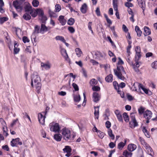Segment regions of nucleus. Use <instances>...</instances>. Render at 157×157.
<instances>
[{"instance_id": "f257e3e1", "label": "nucleus", "mask_w": 157, "mask_h": 157, "mask_svg": "<svg viewBox=\"0 0 157 157\" xmlns=\"http://www.w3.org/2000/svg\"><path fill=\"white\" fill-rule=\"evenodd\" d=\"M41 80L38 73L34 72L31 75V85L36 88L37 93H39L41 88Z\"/></svg>"}, {"instance_id": "f03ea898", "label": "nucleus", "mask_w": 157, "mask_h": 157, "mask_svg": "<svg viewBox=\"0 0 157 157\" xmlns=\"http://www.w3.org/2000/svg\"><path fill=\"white\" fill-rule=\"evenodd\" d=\"M61 133L63 139L66 141L73 140L76 136L75 134H71V130L69 128L66 127L61 129Z\"/></svg>"}, {"instance_id": "7ed1b4c3", "label": "nucleus", "mask_w": 157, "mask_h": 157, "mask_svg": "<svg viewBox=\"0 0 157 157\" xmlns=\"http://www.w3.org/2000/svg\"><path fill=\"white\" fill-rule=\"evenodd\" d=\"M114 72L115 75L118 78L122 80H124V78L123 75L125 74V72L122 66H117V69L114 70Z\"/></svg>"}, {"instance_id": "20e7f679", "label": "nucleus", "mask_w": 157, "mask_h": 157, "mask_svg": "<svg viewBox=\"0 0 157 157\" xmlns=\"http://www.w3.org/2000/svg\"><path fill=\"white\" fill-rule=\"evenodd\" d=\"M13 5L17 12H21L23 9L22 2L18 1L15 0L13 2Z\"/></svg>"}, {"instance_id": "39448f33", "label": "nucleus", "mask_w": 157, "mask_h": 157, "mask_svg": "<svg viewBox=\"0 0 157 157\" xmlns=\"http://www.w3.org/2000/svg\"><path fill=\"white\" fill-rule=\"evenodd\" d=\"M50 130L54 132H59L60 130L59 124L57 123L52 122L49 124Z\"/></svg>"}, {"instance_id": "423d86ee", "label": "nucleus", "mask_w": 157, "mask_h": 157, "mask_svg": "<svg viewBox=\"0 0 157 157\" xmlns=\"http://www.w3.org/2000/svg\"><path fill=\"white\" fill-rule=\"evenodd\" d=\"M40 66L42 70H48L51 68L52 64L50 61H47L45 62H41Z\"/></svg>"}, {"instance_id": "0eeeda50", "label": "nucleus", "mask_w": 157, "mask_h": 157, "mask_svg": "<svg viewBox=\"0 0 157 157\" xmlns=\"http://www.w3.org/2000/svg\"><path fill=\"white\" fill-rule=\"evenodd\" d=\"M130 118L131 121L129 122L130 126L132 128H134L138 125V124L135 119V116L134 113L131 114Z\"/></svg>"}, {"instance_id": "6e6552de", "label": "nucleus", "mask_w": 157, "mask_h": 157, "mask_svg": "<svg viewBox=\"0 0 157 157\" xmlns=\"http://www.w3.org/2000/svg\"><path fill=\"white\" fill-rule=\"evenodd\" d=\"M47 113V111H45L44 112H42L38 114V121L40 124L42 125L44 124L45 119L46 117L45 115Z\"/></svg>"}, {"instance_id": "1a4fd4ad", "label": "nucleus", "mask_w": 157, "mask_h": 157, "mask_svg": "<svg viewBox=\"0 0 157 157\" xmlns=\"http://www.w3.org/2000/svg\"><path fill=\"white\" fill-rule=\"evenodd\" d=\"M141 84L137 82H135L132 86L131 89L133 91L137 92L139 94L141 93L140 86Z\"/></svg>"}, {"instance_id": "9d476101", "label": "nucleus", "mask_w": 157, "mask_h": 157, "mask_svg": "<svg viewBox=\"0 0 157 157\" xmlns=\"http://www.w3.org/2000/svg\"><path fill=\"white\" fill-rule=\"evenodd\" d=\"M20 139L17 138L15 139H13L11 141V145L12 147L17 146L18 145H21L22 144V142L20 141Z\"/></svg>"}, {"instance_id": "9b49d317", "label": "nucleus", "mask_w": 157, "mask_h": 157, "mask_svg": "<svg viewBox=\"0 0 157 157\" xmlns=\"http://www.w3.org/2000/svg\"><path fill=\"white\" fill-rule=\"evenodd\" d=\"M136 52L135 58L136 60H138L141 57L140 48L139 46H136L135 48Z\"/></svg>"}, {"instance_id": "f8f14e48", "label": "nucleus", "mask_w": 157, "mask_h": 157, "mask_svg": "<svg viewBox=\"0 0 157 157\" xmlns=\"http://www.w3.org/2000/svg\"><path fill=\"white\" fill-rule=\"evenodd\" d=\"M101 95L97 92H94L93 94V99L94 102H97L100 99Z\"/></svg>"}, {"instance_id": "ddd939ff", "label": "nucleus", "mask_w": 157, "mask_h": 157, "mask_svg": "<svg viewBox=\"0 0 157 157\" xmlns=\"http://www.w3.org/2000/svg\"><path fill=\"white\" fill-rule=\"evenodd\" d=\"M61 53L65 59L69 62L70 59L68 57L66 50L64 48H62L61 50Z\"/></svg>"}, {"instance_id": "4468645a", "label": "nucleus", "mask_w": 157, "mask_h": 157, "mask_svg": "<svg viewBox=\"0 0 157 157\" xmlns=\"http://www.w3.org/2000/svg\"><path fill=\"white\" fill-rule=\"evenodd\" d=\"M144 116L146 119H150L152 116V113L150 111L147 110L144 112Z\"/></svg>"}, {"instance_id": "2eb2a0df", "label": "nucleus", "mask_w": 157, "mask_h": 157, "mask_svg": "<svg viewBox=\"0 0 157 157\" xmlns=\"http://www.w3.org/2000/svg\"><path fill=\"white\" fill-rule=\"evenodd\" d=\"M114 112L118 121H120L122 122L123 121V119L120 111L118 110H115Z\"/></svg>"}, {"instance_id": "dca6fc26", "label": "nucleus", "mask_w": 157, "mask_h": 157, "mask_svg": "<svg viewBox=\"0 0 157 157\" xmlns=\"http://www.w3.org/2000/svg\"><path fill=\"white\" fill-rule=\"evenodd\" d=\"M139 6L142 9L144 13L145 10V3L143 0H137Z\"/></svg>"}, {"instance_id": "f3484780", "label": "nucleus", "mask_w": 157, "mask_h": 157, "mask_svg": "<svg viewBox=\"0 0 157 157\" xmlns=\"http://www.w3.org/2000/svg\"><path fill=\"white\" fill-rule=\"evenodd\" d=\"M136 146L134 144H129L127 147L128 150L131 152L133 151H134L136 148Z\"/></svg>"}, {"instance_id": "a211bd4d", "label": "nucleus", "mask_w": 157, "mask_h": 157, "mask_svg": "<svg viewBox=\"0 0 157 157\" xmlns=\"http://www.w3.org/2000/svg\"><path fill=\"white\" fill-rule=\"evenodd\" d=\"M24 9L25 12L30 11L32 10V7L28 2H25Z\"/></svg>"}, {"instance_id": "6ab92c4d", "label": "nucleus", "mask_w": 157, "mask_h": 157, "mask_svg": "<svg viewBox=\"0 0 157 157\" xmlns=\"http://www.w3.org/2000/svg\"><path fill=\"white\" fill-rule=\"evenodd\" d=\"M58 20L62 25H64L65 24L66 20L64 19V16L62 15L59 16Z\"/></svg>"}, {"instance_id": "aec40b11", "label": "nucleus", "mask_w": 157, "mask_h": 157, "mask_svg": "<svg viewBox=\"0 0 157 157\" xmlns=\"http://www.w3.org/2000/svg\"><path fill=\"white\" fill-rule=\"evenodd\" d=\"M127 142V140H126L125 139L124 140V142H121L119 143L117 146L118 148L120 150H121L124 147V146L126 144V143Z\"/></svg>"}, {"instance_id": "412c9836", "label": "nucleus", "mask_w": 157, "mask_h": 157, "mask_svg": "<svg viewBox=\"0 0 157 157\" xmlns=\"http://www.w3.org/2000/svg\"><path fill=\"white\" fill-rule=\"evenodd\" d=\"M99 106L94 107L95 111L94 114L95 118H97V119H98L99 117Z\"/></svg>"}, {"instance_id": "4be33fe9", "label": "nucleus", "mask_w": 157, "mask_h": 157, "mask_svg": "<svg viewBox=\"0 0 157 157\" xmlns=\"http://www.w3.org/2000/svg\"><path fill=\"white\" fill-rule=\"evenodd\" d=\"M132 154L131 151H128L127 150H124L123 153V155L125 157H132Z\"/></svg>"}, {"instance_id": "5701e85b", "label": "nucleus", "mask_w": 157, "mask_h": 157, "mask_svg": "<svg viewBox=\"0 0 157 157\" xmlns=\"http://www.w3.org/2000/svg\"><path fill=\"white\" fill-rule=\"evenodd\" d=\"M144 35L145 36L150 35L151 33L150 29L147 27L145 26L144 28Z\"/></svg>"}, {"instance_id": "b1692460", "label": "nucleus", "mask_w": 157, "mask_h": 157, "mask_svg": "<svg viewBox=\"0 0 157 157\" xmlns=\"http://www.w3.org/2000/svg\"><path fill=\"white\" fill-rule=\"evenodd\" d=\"M87 9V6L86 3L83 4L80 8V10L83 13H86Z\"/></svg>"}, {"instance_id": "393cba45", "label": "nucleus", "mask_w": 157, "mask_h": 157, "mask_svg": "<svg viewBox=\"0 0 157 157\" xmlns=\"http://www.w3.org/2000/svg\"><path fill=\"white\" fill-rule=\"evenodd\" d=\"M62 137V135L59 134H56L54 136V139L57 141H60L61 140Z\"/></svg>"}, {"instance_id": "a878e982", "label": "nucleus", "mask_w": 157, "mask_h": 157, "mask_svg": "<svg viewBox=\"0 0 157 157\" xmlns=\"http://www.w3.org/2000/svg\"><path fill=\"white\" fill-rule=\"evenodd\" d=\"M135 30L137 33V36H141L142 32L138 26H136Z\"/></svg>"}, {"instance_id": "bb28decb", "label": "nucleus", "mask_w": 157, "mask_h": 157, "mask_svg": "<svg viewBox=\"0 0 157 157\" xmlns=\"http://www.w3.org/2000/svg\"><path fill=\"white\" fill-rule=\"evenodd\" d=\"M105 80L107 82H111L113 81L112 75V74H109L105 78Z\"/></svg>"}, {"instance_id": "cd10ccee", "label": "nucleus", "mask_w": 157, "mask_h": 157, "mask_svg": "<svg viewBox=\"0 0 157 157\" xmlns=\"http://www.w3.org/2000/svg\"><path fill=\"white\" fill-rule=\"evenodd\" d=\"M63 150L64 153H71V148L68 146H65V148Z\"/></svg>"}, {"instance_id": "c85d7f7f", "label": "nucleus", "mask_w": 157, "mask_h": 157, "mask_svg": "<svg viewBox=\"0 0 157 157\" xmlns=\"http://www.w3.org/2000/svg\"><path fill=\"white\" fill-rule=\"evenodd\" d=\"M90 85L91 86H95L97 84L98 81L94 78H93L90 80Z\"/></svg>"}, {"instance_id": "c756f323", "label": "nucleus", "mask_w": 157, "mask_h": 157, "mask_svg": "<svg viewBox=\"0 0 157 157\" xmlns=\"http://www.w3.org/2000/svg\"><path fill=\"white\" fill-rule=\"evenodd\" d=\"M75 51L78 57H80L81 56L82 52L79 48H76L75 50Z\"/></svg>"}, {"instance_id": "7c9ffc66", "label": "nucleus", "mask_w": 157, "mask_h": 157, "mask_svg": "<svg viewBox=\"0 0 157 157\" xmlns=\"http://www.w3.org/2000/svg\"><path fill=\"white\" fill-rule=\"evenodd\" d=\"M48 13L50 16L51 17H57L58 16L55 13L51 11L50 10H49Z\"/></svg>"}, {"instance_id": "2f4dec72", "label": "nucleus", "mask_w": 157, "mask_h": 157, "mask_svg": "<svg viewBox=\"0 0 157 157\" xmlns=\"http://www.w3.org/2000/svg\"><path fill=\"white\" fill-rule=\"evenodd\" d=\"M48 31V28L44 24H42L41 26V28L40 29V32H46Z\"/></svg>"}, {"instance_id": "473e14b6", "label": "nucleus", "mask_w": 157, "mask_h": 157, "mask_svg": "<svg viewBox=\"0 0 157 157\" xmlns=\"http://www.w3.org/2000/svg\"><path fill=\"white\" fill-rule=\"evenodd\" d=\"M18 45L16 42L14 43V52L15 54H17L18 53L20 49L19 48H17Z\"/></svg>"}, {"instance_id": "72a5a7b5", "label": "nucleus", "mask_w": 157, "mask_h": 157, "mask_svg": "<svg viewBox=\"0 0 157 157\" xmlns=\"http://www.w3.org/2000/svg\"><path fill=\"white\" fill-rule=\"evenodd\" d=\"M30 14L32 17H35L37 15V10H36L34 9L30 11Z\"/></svg>"}, {"instance_id": "f704fd0d", "label": "nucleus", "mask_w": 157, "mask_h": 157, "mask_svg": "<svg viewBox=\"0 0 157 157\" xmlns=\"http://www.w3.org/2000/svg\"><path fill=\"white\" fill-rule=\"evenodd\" d=\"M108 133L109 136L111 138L112 140H114L115 138L114 135L113 134L112 131L111 129H109Z\"/></svg>"}, {"instance_id": "c9c22d12", "label": "nucleus", "mask_w": 157, "mask_h": 157, "mask_svg": "<svg viewBox=\"0 0 157 157\" xmlns=\"http://www.w3.org/2000/svg\"><path fill=\"white\" fill-rule=\"evenodd\" d=\"M37 15L40 17H43L44 15V13L42 10L40 9H37Z\"/></svg>"}, {"instance_id": "e433bc0d", "label": "nucleus", "mask_w": 157, "mask_h": 157, "mask_svg": "<svg viewBox=\"0 0 157 157\" xmlns=\"http://www.w3.org/2000/svg\"><path fill=\"white\" fill-rule=\"evenodd\" d=\"M124 119L126 122H128L129 121V118L128 115L126 113H124L123 114Z\"/></svg>"}, {"instance_id": "4c0bfd02", "label": "nucleus", "mask_w": 157, "mask_h": 157, "mask_svg": "<svg viewBox=\"0 0 157 157\" xmlns=\"http://www.w3.org/2000/svg\"><path fill=\"white\" fill-rule=\"evenodd\" d=\"M142 89L144 92L147 94H148L149 92H151L148 89L144 88V86L141 84L140 86V90Z\"/></svg>"}, {"instance_id": "58836bf2", "label": "nucleus", "mask_w": 157, "mask_h": 157, "mask_svg": "<svg viewBox=\"0 0 157 157\" xmlns=\"http://www.w3.org/2000/svg\"><path fill=\"white\" fill-rule=\"evenodd\" d=\"M23 18L26 20H29L30 19L31 17L29 14L26 13L24 14Z\"/></svg>"}, {"instance_id": "ea45409f", "label": "nucleus", "mask_w": 157, "mask_h": 157, "mask_svg": "<svg viewBox=\"0 0 157 157\" xmlns=\"http://www.w3.org/2000/svg\"><path fill=\"white\" fill-rule=\"evenodd\" d=\"M56 40H59L63 42H65V40L63 37L60 36H57L55 37Z\"/></svg>"}, {"instance_id": "a19ab883", "label": "nucleus", "mask_w": 157, "mask_h": 157, "mask_svg": "<svg viewBox=\"0 0 157 157\" xmlns=\"http://www.w3.org/2000/svg\"><path fill=\"white\" fill-rule=\"evenodd\" d=\"M142 131L144 133L145 136L147 137H150V135L148 133L147 130L146 129V128L145 127H143L142 128Z\"/></svg>"}, {"instance_id": "79ce46f5", "label": "nucleus", "mask_w": 157, "mask_h": 157, "mask_svg": "<svg viewBox=\"0 0 157 157\" xmlns=\"http://www.w3.org/2000/svg\"><path fill=\"white\" fill-rule=\"evenodd\" d=\"M98 135L101 139L103 138L105 136V133L100 130H98L97 133Z\"/></svg>"}, {"instance_id": "37998d69", "label": "nucleus", "mask_w": 157, "mask_h": 157, "mask_svg": "<svg viewBox=\"0 0 157 157\" xmlns=\"http://www.w3.org/2000/svg\"><path fill=\"white\" fill-rule=\"evenodd\" d=\"M2 129L3 135L6 137H7L8 135V134L7 132L8 129L7 126L5 127H3Z\"/></svg>"}, {"instance_id": "c03bdc74", "label": "nucleus", "mask_w": 157, "mask_h": 157, "mask_svg": "<svg viewBox=\"0 0 157 157\" xmlns=\"http://www.w3.org/2000/svg\"><path fill=\"white\" fill-rule=\"evenodd\" d=\"M74 98V101L76 102H78L81 99L79 95H75Z\"/></svg>"}, {"instance_id": "a18cd8bd", "label": "nucleus", "mask_w": 157, "mask_h": 157, "mask_svg": "<svg viewBox=\"0 0 157 157\" xmlns=\"http://www.w3.org/2000/svg\"><path fill=\"white\" fill-rule=\"evenodd\" d=\"M113 3L114 9L117 10V0H113Z\"/></svg>"}, {"instance_id": "49530a36", "label": "nucleus", "mask_w": 157, "mask_h": 157, "mask_svg": "<svg viewBox=\"0 0 157 157\" xmlns=\"http://www.w3.org/2000/svg\"><path fill=\"white\" fill-rule=\"evenodd\" d=\"M33 6L34 7H37L39 5V2L37 0H33L32 2Z\"/></svg>"}, {"instance_id": "de8ad7c7", "label": "nucleus", "mask_w": 157, "mask_h": 157, "mask_svg": "<svg viewBox=\"0 0 157 157\" xmlns=\"http://www.w3.org/2000/svg\"><path fill=\"white\" fill-rule=\"evenodd\" d=\"M100 89V87L98 86H94L92 88V90L94 91H99Z\"/></svg>"}, {"instance_id": "09e8293b", "label": "nucleus", "mask_w": 157, "mask_h": 157, "mask_svg": "<svg viewBox=\"0 0 157 157\" xmlns=\"http://www.w3.org/2000/svg\"><path fill=\"white\" fill-rule=\"evenodd\" d=\"M75 22V20L73 18H70L67 21V24L69 25H73Z\"/></svg>"}, {"instance_id": "8fccbe9b", "label": "nucleus", "mask_w": 157, "mask_h": 157, "mask_svg": "<svg viewBox=\"0 0 157 157\" xmlns=\"http://www.w3.org/2000/svg\"><path fill=\"white\" fill-rule=\"evenodd\" d=\"M8 20V18L6 17H3L0 18V23L2 24L4 22L7 21Z\"/></svg>"}, {"instance_id": "3c124183", "label": "nucleus", "mask_w": 157, "mask_h": 157, "mask_svg": "<svg viewBox=\"0 0 157 157\" xmlns=\"http://www.w3.org/2000/svg\"><path fill=\"white\" fill-rule=\"evenodd\" d=\"M116 90L117 91L118 94H120L121 97L122 98H124V94L123 91H121V90H120V89H119Z\"/></svg>"}, {"instance_id": "603ef678", "label": "nucleus", "mask_w": 157, "mask_h": 157, "mask_svg": "<svg viewBox=\"0 0 157 157\" xmlns=\"http://www.w3.org/2000/svg\"><path fill=\"white\" fill-rule=\"evenodd\" d=\"M81 72L85 77L86 78L87 77V72L84 68H82Z\"/></svg>"}, {"instance_id": "864d4df0", "label": "nucleus", "mask_w": 157, "mask_h": 157, "mask_svg": "<svg viewBox=\"0 0 157 157\" xmlns=\"http://www.w3.org/2000/svg\"><path fill=\"white\" fill-rule=\"evenodd\" d=\"M22 40L24 43L29 42V40L26 36H24L23 37Z\"/></svg>"}, {"instance_id": "5fc2aeb1", "label": "nucleus", "mask_w": 157, "mask_h": 157, "mask_svg": "<svg viewBox=\"0 0 157 157\" xmlns=\"http://www.w3.org/2000/svg\"><path fill=\"white\" fill-rule=\"evenodd\" d=\"M61 10V6L59 4H56L55 6V11L56 12H59Z\"/></svg>"}, {"instance_id": "6e6d98bb", "label": "nucleus", "mask_w": 157, "mask_h": 157, "mask_svg": "<svg viewBox=\"0 0 157 157\" xmlns=\"http://www.w3.org/2000/svg\"><path fill=\"white\" fill-rule=\"evenodd\" d=\"M151 66L152 68L157 69V61H155L152 63L151 64Z\"/></svg>"}, {"instance_id": "4d7b16f0", "label": "nucleus", "mask_w": 157, "mask_h": 157, "mask_svg": "<svg viewBox=\"0 0 157 157\" xmlns=\"http://www.w3.org/2000/svg\"><path fill=\"white\" fill-rule=\"evenodd\" d=\"M0 122L2 125V127L7 126L6 122L2 118H1L0 119Z\"/></svg>"}, {"instance_id": "13d9d810", "label": "nucleus", "mask_w": 157, "mask_h": 157, "mask_svg": "<svg viewBox=\"0 0 157 157\" xmlns=\"http://www.w3.org/2000/svg\"><path fill=\"white\" fill-rule=\"evenodd\" d=\"M40 19L41 21H42V23H45L47 19L46 17L44 15L43 16V17H40Z\"/></svg>"}, {"instance_id": "bf43d9fd", "label": "nucleus", "mask_w": 157, "mask_h": 157, "mask_svg": "<svg viewBox=\"0 0 157 157\" xmlns=\"http://www.w3.org/2000/svg\"><path fill=\"white\" fill-rule=\"evenodd\" d=\"M113 85L114 86V88L116 90H118L119 89V85L117 82L116 81L113 82Z\"/></svg>"}, {"instance_id": "052dcab7", "label": "nucleus", "mask_w": 157, "mask_h": 157, "mask_svg": "<svg viewBox=\"0 0 157 157\" xmlns=\"http://www.w3.org/2000/svg\"><path fill=\"white\" fill-rule=\"evenodd\" d=\"M40 27L38 25H36L35 26V32L36 33H39L40 31Z\"/></svg>"}, {"instance_id": "680f3d73", "label": "nucleus", "mask_w": 157, "mask_h": 157, "mask_svg": "<svg viewBox=\"0 0 157 157\" xmlns=\"http://www.w3.org/2000/svg\"><path fill=\"white\" fill-rule=\"evenodd\" d=\"M68 29L69 32L71 33H73L75 32V29L72 27H69Z\"/></svg>"}, {"instance_id": "e2e57ef3", "label": "nucleus", "mask_w": 157, "mask_h": 157, "mask_svg": "<svg viewBox=\"0 0 157 157\" xmlns=\"http://www.w3.org/2000/svg\"><path fill=\"white\" fill-rule=\"evenodd\" d=\"M72 86L75 89V91H78L79 90L78 86L75 83H73L72 84Z\"/></svg>"}, {"instance_id": "0e129e2a", "label": "nucleus", "mask_w": 157, "mask_h": 157, "mask_svg": "<svg viewBox=\"0 0 157 157\" xmlns=\"http://www.w3.org/2000/svg\"><path fill=\"white\" fill-rule=\"evenodd\" d=\"M131 47L130 45L128 46L127 48V53L128 55V57L130 55V49Z\"/></svg>"}, {"instance_id": "69168bd1", "label": "nucleus", "mask_w": 157, "mask_h": 157, "mask_svg": "<svg viewBox=\"0 0 157 157\" xmlns=\"http://www.w3.org/2000/svg\"><path fill=\"white\" fill-rule=\"evenodd\" d=\"M105 125L106 127L107 128H108V129H110L109 128L111 126V124L109 121H107L105 123Z\"/></svg>"}, {"instance_id": "338daca9", "label": "nucleus", "mask_w": 157, "mask_h": 157, "mask_svg": "<svg viewBox=\"0 0 157 157\" xmlns=\"http://www.w3.org/2000/svg\"><path fill=\"white\" fill-rule=\"evenodd\" d=\"M125 86V83L122 82L119 85V89H120V88H123Z\"/></svg>"}, {"instance_id": "774afa93", "label": "nucleus", "mask_w": 157, "mask_h": 157, "mask_svg": "<svg viewBox=\"0 0 157 157\" xmlns=\"http://www.w3.org/2000/svg\"><path fill=\"white\" fill-rule=\"evenodd\" d=\"M125 5L126 7L128 8L129 7H132L133 6V5L132 3L128 2H126L125 4Z\"/></svg>"}]
</instances>
